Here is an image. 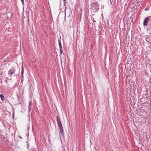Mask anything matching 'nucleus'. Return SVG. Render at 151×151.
<instances>
[{
	"label": "nucleus",
	"instance_id": "obj_7",
	"mask_svg": "<svg viewBox=\"0 0 151 151\" xmlns=\"http://www.w3.org/2000/svg\"><path fill=\"white\" fill-rule=\"evenodd\" d=\"M32 104V101H30L29 102V106H28V108H29V111H30V109H31V105Z\"/></svg>",
	"mask_w": 151,
	"mask_h": 151
},
{
	"label": "nucleus",
	"instance_id": "obj_12",
	"mask_svg": "<svg viewBox=\"0 0 151 151\" xmlns=\"http://www.w3.org/2000/svg\"><path fill=\"white\" fill-rule=\"evenodd\" d=\"M149 6H146V8H145V10L146 11H147L149 10Z\"/></svg>",
	"mask_w": 151,
	"mask_h": 151
},
{
	"label": "nucleus",
	"instance_id": "obj_6",
	"mask_svg": "<svg viewBox=\"0 0 151 151\" xmlns=\"http://www.w3.org/2000/svg\"><path fill=\"white\" fill-rule=\"evenodd\" d=\"M146 41L148 43L150 42V37L148 35H146L145 36Z\"/></svg>",
	"mask_w": 151,
	"mask_h": 151
},
{
	"label": "nucleus",
	"instance_id": "obj_3",
	"mask_svg": "<svg viewBox=\"0 0 151 151\" xmlns=\"http://www.w3.org/2000/svg\"><path fill=\"white\" fill-rule=\"evenodd\" d=\"M151 21V16H148L145 18L143 22V25L144 26H147L148 25V23H149L150 21Z\"/></svg>",
	"mask_w": 151,
	"mask_h": 151
},
{
	"label": "nucleus",
	"instance_id": "obj_13",
	"mask_svg": "<svg viewBox=\"0 0 151 151\" xmlns=\"http://www.w3.org/2000/svg\"><path fill=\"white\" fill-rule=\"evenodd\" d=\"M8 60V59L7 58H5L4 60V62H6Z\"/></svg>",
	"mask_w": 151,
	"mask_h": 151
},
{
	"label": "nucleus",
	"instance_id": "obj_5",
	"mask_svg": "<svg viewBox=\"0 0 151 151\" xmlns=\"http://www.w3.org/2000/svg\"><path fill=\"white\" fill-rule=\"evenodd\" d=\"M1 140L3 142L5 143H8V140L4 136H2L1 138Z\"/></svg>",
	"mask_w": 151,
	"mask_h": 151
},
{
	"label": "nucleus",
	"instance_id": "obj_16",
	"mask_svg": "<svg viewBox=\"0 0 151 151\" xmlns=\"http://www.w3.org/2000/svg\"><path fill=\"white\" fill-rule=\"evenodd\" d=\"M23 4H24V0H21Z\"/></svg>",
	"mask_w": 151,
	"mask_h": 151
},
{
	"label": "nucleus",
	"instance_id": "obj_9",
	"mask_svg": "<svg viewBox=\"0 0 151 151\" xmlns=\"http://www.w3.org/2000/svg\"><path fill=\"white\" fill-rule=\"evenodd\" d=\"M0 98L2 101H3L5 99V97L2 94H0Z\"/></svg>",
	"mask_w": 151,
	"mask_h": 151
},
{
	"label": "nucleus",
	"instance_id": "obj_11",
	"mask_svg": "<svg viewBox=\"0 0 151 151\" xmlns=\"http://www.w3.org/2000/svg\"><path fill=\"white\" fill-rule=\"evenodd\" d=\"M59 49H60V55H61L63 53V48H60Z\"/></svg>",
	"mask_w": 151,
	"mask_h": 151
},
{
	"label": "nucleus",
	"instance_id": "obj_10",
	"mask_svg": "<svg viewBox=\"0 0 151 151\" xmlns=\"http://www.w3.org/2000/svg\"><path fill=\"white\" fill-rule=\"evenodd\" d=\"M24 73V67L23 66V65L22 66V72H21V75H23Z\"/></svg>",
	"mask_w": 151,
	"mask_h": 151
},
{
	"label": "nucleus",
	"instance_id": "obj_17",
	"mask_svg": "<svg viewBox=\"0 0 151 151\" xmlns=\"http://www.w3.org/2000/svg\"><path fill=\"white\" fill-rule=\"evenodd\" d=\"M23 80L22 79L21 81V82H22V83H23Z\"/></svg>",
	"mask_w": 151,
	"mask_h": 151
},
{
	"label": "nucleus",
	"instance_id": "obj_2",
	"mask_svg": "<svg viewBox=\"0 0 151 151\" xmlns=\"http://www.w3.org/2000/svg\"><path fill=\"white\" fill-rule=\"evenodd\" d=\"M91 7V9L93 10L95 12H97L99 9V5L97 2L93 3Z\"/></svg>",
	"mask_w": 151,
	"mask_h": 151
},
{
	"label": "nucleus",
	"instance_id": "obj_14",
	"mask_svg": "<svg viewBox=\"0 0 151 151\" xmlns=\"http://www.w3.org/2000/svg\"><path fill=\"white\" fill-rule=\"evenodd\" d=\"M32 151H37L36 149L35 148L32 149Z\"/></svg>",
	"mask_w": 151,
	"mask_h": 151
},
{
	"label": "nucleus",
	"instance_id": "obj_4",
	"mask_svg": "<svg viewBox=\"0 0 151 151\" xmlns=\"http://www.w3.org/2000/svg\"><path fill=\"white\" fill-rule=\"evenodd\" d=\"M15 71V68L10 69L8 72V75L10 77H12V74L14 73Z\"/></svg>",
	"mask_w": 151,
	"mask_h": 151
},
{
	"label": "nucleus",
	"instance_id": "obj_8",
	"mask_svg": "<svg viewBox=\"0 0 151 151\" xmlns=\"http://www.w3.org/2000/svg\"><path fill=\"white\" fill-rule=\"evenodd\" d=\"M58 43H59V48H62V46L61 44V39H60V40L58 39Z\"/></svg>",
	"mask_w": 151,
	"mask_h": 151
},
{
	"label": "nucleus",
	"instance_id": "obj_1",
	"mask_svg": "<svg viewBox=\"0 0 151 151\" xmlns=\"http://www.w3.org/2000/svg\"><path fill=\"white\" fill-rule=\"evenodd\" d=\"M56 121L58 125L59 129L60 136V137H61L63 138L64 137V134L63 133V130L62 126V124L61 123L60 118L58 116H56Z\"/></svg>",
	"mask_w": 151,
	"mask_h": 151
},
{
	"label": "nucleus",
	"instance_id": "obj_15",
	"mask_svg": "<svg viewBox=\"0 0 151 151\" xmlns=\"http://www.w3.org/2000/svg\"><path fill=\"white\" fill-rule=\"evenodd\" d=\"M21 80L22 79L24 80L23 75H22V76L21 77Z\"/></svg>",
	"mask_w": 151,
	"mask_h": 151
},
{
	"label": "nucleus",
	"instance_id": "obj_18",
	"mask_svg": "<svg viewBox=\"0 0 151 151\" xmlns=\"http://www.w3.org/2000/svg\"><path fill=\"white\" fill-rule=\"evenodd\" d=\"M64 1H66V0H63Z\"/></svg>",
	"mask_w": 151,
	"mask_h": 151
}]
</instances>
